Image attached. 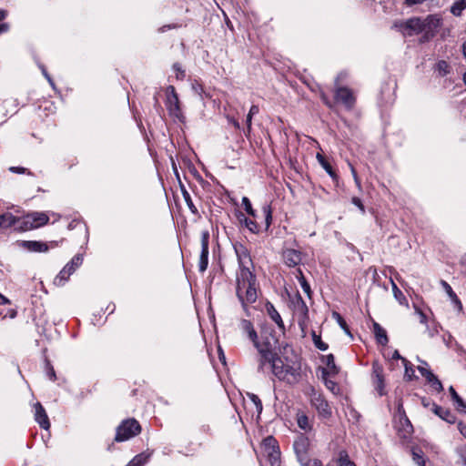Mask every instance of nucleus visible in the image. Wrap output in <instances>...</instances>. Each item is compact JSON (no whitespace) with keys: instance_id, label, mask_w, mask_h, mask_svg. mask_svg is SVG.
Masks as SVG:
<instances>
[{"instance_id":"45","label":"nucleus","mask_w":466,"mask_h":466,"mask_svg":"<svg viewBox=\"0 0 466 466\" xmlns=\"http://www.w3.org/2000/svg\"><path fill=\"white\" fill-rule=\"evenodd\" d=\"M333 316L337 319V321H338L339 325L341 327V329H343L346 333L350 334L349 327H348L346 321L344 320V319L337 312H334Z\"/></svg>"},{"instance_id":"33","label":"nucleus","mask_w":466,"mask_h":466,"mask_svg":"<svg viewBox=\"0 0 466 466\" xmlns=\"http://www.w3.org/2000/svg\"><path fill=\"white\" fill-rule=\"evenodd\" d=\"M392 291L395 299L400 302V304H407V299L405 296L394 282H392Z\"/></svg>"},{"instance_id":"60","label":"nucleus","mask_w":466,"mask_h":466,"mask_svg":"<svg viewBox=\"0 0 466 466\" xmlns=\"http://www.w3.org/2000/svg\"><path fill=\"white\" fill-rule=\"evenodd\" d=\"M9 29V25L7 24H1L0 25V34L7 32Z\"/></svg>"},{"instance_id":"62","label":"nucleus","mask_w":466,"mask_h":466,"mask_svg":"<svg viewBox=\"0 0 466 466\" xmlns=\"http://www.w3.org/2000/svg\"><path fill=\"white\" fill-rule=\"evenodd\" d=\"M321 99L323 100V102L329 107H331L332 106L330 105L329 103V100L328 99L327 96L325 94H321Z\"/></svg>"},{"instance_id":"9","label":"nucleus","mask_w":466,"mask_h":466,"mask_svg":"<svg viewBox=\"0 0 466 466\" xmlns=\"http://www.w3.org/2000/svg\"><path fill=\"white\" fill-rule=\"evenodd\" d=\"M309 447V440L305 435H299L297 437L293 443V449L297 455L299 461H306L309 457L308 451Z\"/></svg>"},{"instance_id":"59","label":"nucleus","mask_w":466,"mask_h":466,"mask_svg":"<svg viewBox=\"0 0 466 466\" xmlns=\"http://www.w3.org/2000/svg\"><path fill=\"white\" fill-rule=\"evenodd\" d=\"M258 111H259L258 106L256 105H253V106H251V107L249 109L248 115L253 116L254 115H257L258 113Z\"/></svg>"},{"instance_id":"10","label":"nucleus","mask_w":466,"mask_h":466,"mask_svg":"<svg viewBox=\"0 0 466 466\" xmlns=\"http://www.w3.org/2000/svg\"><path fill=\"white\" fill-rule=\"evenodd\" d=\"M395 429L401 439H407L412 432V425L404 413H400L395 419Z\"/></svg>"},{"instance_id":"28","label":"nucleus","mask_w":466,"mask_h":466,"mask_svg":"<svg viewBox=\"0 0 466 466\" xmlns=\"http://www.w3.org/2000/svg\"><path fill=\"white\" fill-rule=\"evenodd\" d=\"M238 218L239 222L244 223L246 228H248L251 232L257 233L258 231L257 223L251 219L247 218L243 213H239Z\"/></svg>"},{"instance_id":"49","label":"nucleus","mask_w":466,"mask_h":466,"mask_svg":"<svg viewBox=\"0 0 466 466\" xmlns=\"http://www.w3.org/2000/svg\"><path fill=\"white\" fill-rule=\"evenodd\" d=\"M299 282H300V285H301V288H302L303 291L308 296H310V292H311L310 286L307 282V280L305 279V278L303 276H301V278L299 279Z\"/></svg>"},{"instance_id":"16","label":"nucleus","mask_w":466,"mask_h":466,"mask_svg":"<svg viewBox=\"0 0 466 466\" xmlns=\"http://www.w3.org/2000/svg\"><path fill=\"white\" fill-rule=\"evenodd\" d=\"M418 370L421 374L422 377H424L427 381L431 385V387L438 392L441 391L443 390L441 382L439 380V379L428 369H426L423 366H418Z\"/></svg>"},{"instance_id":"30","label":"nucleus","mask_w":466,"mask_h":466,"mask_svg":"<svg viewBox=\"0 0 466 466\" xmlns=\"http://www.w3.org/2000/svg\"><path fill=\"white\" fill-rule=\"evenodd\" d=\"M339 466H356V464L350 460L349 454L346 451H340L338 458Z\"/></svg>"},{"instance_id":"27","label":"nucleus","mask_w":466,"mask_h":466,"mask_svg":"<svg viewBox=\"0 0 466 466\" xmlns=\"http://www.w3.org/2000/svg\"><path fill=\"white\" fill-rule=\"evenodd\" d=\"M319 165L326 170V172L332 177H336V174L331 167V165L328 162V160L320 154L318 153L316 156Z\"/></svg>"},{"instance_id":"50","label":"nucleus","mask_w":466,"mask_h":466,"mask_svg":"<svg viewBox=\"0 0 466 466\" xmlns=\"http://www.w3.org/2000/svg\"><path fill=\"white\" fill-rule=\"evenodd\" d=\"M173 69L177 73V78L182 79L185 76V72L182 70L181 66L178 63L173 65Z\"/></svg>"},{"instance_id":"58","label":"nucleus","mask_w":466,"mask_h":466,"mask_svg":"<svg viewBox=\"0 0 466 466\" xmlns=\"http://www.w3.org/2000/svg\"><path fill=\"white\" fill-rule=\"evenodd\" d=\"M276 440L273 437H268L264 440V443L266 446L275 448L276 445Z\"/></svg>"},{"instance_id":"6","label":"nucleus","mask_w":466,"mask_h":466,"mask_svg":"<svg viewBox=\"0 0 466 466\" xmlns=\"http://www.w3.org/2000/svg\"><path fill=\"white\" fill-rule=\"evenodd\" d=\"M309 397L311 405L316 408L320 416L323 418L330 417V407L321 393L311 388Z\"/></svg>"},{"instance_id":"54","label":"nucleus","mask_w":466,"mask_h":466,"mask_svg":"<svg viewBox=\"0 0 466 466\" xmlns=\"http://www.w3.org/2000/svg\"><path fill=\"white\" fill-rule=\"evenodd\" d=\"M324 382H325V386L331 391H334L335 389L337 388V384L331 380H328V379L324 378Z\"/></svg>"},{"instance_id":"47","label":"nucleus","mask_w":466,"mask_h":466,"mask_svg":"<svg viewBox=\"0 0 466 466\" xmlns=\"http://www.w3.org/2000/svg\"><path fill=\"white\" fill-rule=\"evenodd\" d=\"M299 463L301 464V466H322V463L319 460L310 459L309 457L307 458V461L305 462L299 461Z\"/></svg>"},{"instance_id":"3","label":"nucleus","mask_w":466,"mask_h":466,"mask_svg":"<svg viewBox=\"0 0 466 466\" xmlns=\"http://www.w3.org/2000/svg\"><path fill=\"white\" fill-rule=\"evenodd\" d=\"M267 369H269L280 380L292 382L296 380V370L289 364H284L283 360L278 355L274 356L272 360H266L265 370Z\"/></svg>"},{"instance_id":"25","label":"nucleus","mask_w":466,"mask_h":466,"mask_svg":"<svg viewBox=\"0 0 466 466\" xmlns=\"http://www.w3.org/2000/svg\"><path fill=\"white\" fill-rule=\"evenodd\" d=\"M240 325L243 331L248 334L249 339L252 342L256 340L258 335L255 329H253L252 323L249 320L242 319Z\"/></svg>"},{"instance_id":"8","label":"nucleus","mask_w":466,"mask_h":466,"mask_svg":"<svg viewBox=\"0 0 466 466\" xmlns=\"http://www.w3.org/2000/svg\"><path fill=\"white\" fill-rule=\"evenodd\" d=\"M335 99L338 102L343 104V106L348 109L351 110L355 106V96L352 91L344 86L337 87L335 90Z\"/></svg>"},{"instance_id":"7","label":"nucleus","mask_w":466,"mask_h":466,"mask_svg":"<svg viewBox=\"0 0 466 466\" xmlns=\"http://www.w3.org/2000/svg\"><path fill=\"white\" fill-rule=\"evenodd\" d=\"M166 106L169 114L175 117H179L181 115L179 99L173 86H168L166 89Z\"/></svg>"},{"instance_id":"1","label":"nucleus","mask_w":466,"mask_h":466,"mask_svg":"<svg viewBox=\"0 0 466 466\" xmlns=\"http://www.w3.org/2000/svg\"><path fill=\"white\" fill-rule=\"evenodd\" d=\"M258 284L250 268L238 270L237 273L236 294L242 307L254 303L258 299Z\"/></svg>"},{"instance_id":"48","label":"nucleus","mask_w":466,"mask_h":466,"mask_svg":"<svg viewBox=\"0 0 466 466\" xmlns=\"http://www.w3.org/2000/svg\"><path fill=\"white\" fill-rule=\"evenodd\" d=\"M249 396V399L251 400V401L255 404L256 406V409L258 412H261L262 410V402L260 400V399L255 395V394H248Z\"/></svg>"},{"instance_id":"15","label":"nucleus","mask_w":466,"mask_h":466,"mask_svg":"<svg viewBox=\"0 0 466 466\" xmlns=\"http://www.w3.org/2000/svg\"><path fill=\"white\" fill-rule=\"evenodd\" d=\"M35 409V419L36 422L40 425L41 428L45 430H48L50 428V422L49 419L47 417V414L46 412V410L41 405L40 402H36L34 405Z\"/></svg>"},{"instance_id":"14","label":"nucleus","mask_w":466,"mask_h":466,"mask_svg":"<svg viewBox=\"0 0 466 466\" xmlns=\"http://www.w3.org/2000/svg\"><path fill=\"white\" fill-rule=\"evenodd\" d=\"M285 264L289 267H295L301 262V252L293 248H286L282 252Z\"/></svg>"},{"instance_id":"61","label":"nucleus","mask_w":466,"mask_h":466,"mask_svg":"<svg viewBox=\"0 0 466 466\" xmlns=\"http://www.w3.org/2000/svg\"><path fill=\"white\" fill-rule=\"evenodd\" d=\"M421 404L423 405V407L425 408H431V404L430 403V401L428 400H426L425 398H423L421 400Z\"/></svg>"},{"instance_id":"31","label":"nucleus","mask_w":466,"mask_h":466,"mask_svg":"<svg viewBox=\"0 0 466 466\" xmlns=\"http://www.w3.org/2000/svg\"><path fill=\"white\" fill-rule=\"evenodd\" d=\"M66 270L63 268L54 279V284L57 287H62L68 280Z\"/></svg>"},{"instance_id":"40","label":"nucleus","mask_w":466,"mask_h":466,"mask_svg":"<svg viewBox=\"0 0 466 466\" xmlns=\"http://www.w3.org/2000/svg\"><path fill=\"white\" fill-rule=\"evenodd\" d=\"M327 367L333 372L338 373V368L336 367L334 356L332 354H329L325 357Z\"/></svg>"},{"instance_id":"37","label":"nucleus","mask_w":466,"mask_h":466,"mask_svg":"<svg viewBox=\"0 0 466 466\" xmlns=\"http://www.w3.org/2000/svg\"><path fill=\"white\" fill-rule=\"evenodd\" d=\"M147 458L143 453L138 454L127 466H143L147 461Z\"/></svg>"},{"instance_id":"46","label":"nucleus","mask_w":466,"mask_h":466,"mask_svg":"<svg viewBox=\"0 0 466 466\" xmlns=\"http://www.w3.org/2000/svg\"><path fill=\"white\" fill-rule=\"evenodd\" d=\"M402 362L405 367V376H408L409 380H411L414 373V370L412 369L410 363L406 359H402Z\"/></svg>"},{"instance_id":"26","label":"nucleus","mask_w":466,"mask_h":466,"mask_svg":"<svg viewBox=\"0 0 466 466\" xmlns=\"http://www.w3.org/2000/svg\"><path fill=\"white\" fill-rule=\"evenodd\" d=\"M297 423L301 430H304L306 431L311 430V422L309 417L304 413L297 414Z\"/></svg>"},{"instance_id":"44","label":"nucleus","mask_w":466,"mask_h":466,"mask_svg":"<svg viewBox=\"0 0 466 466\" xmlns=\"http://www.w3.org/2000/svg\"><path fill=\"white\" fill-rule=\"evenodd\" d=\"M46 375L49 378V380H51L53 381L56 380V371L49 361H46Z\"/></svg>"},{"instance_id":"34","label":"nucleus","mask_w":466,"mask_h":466,"mask_svg":"<svg viewBox=\"0 0 466 466\" xmlns=\"http://www.w3.org/2000/svg\"><path fill=\"white\" fill-rule=\"evenodd\" d=\"M450 392L452 397V400H455L458 404V409L461 410H463L466 409V404L464 403L463 400L458 395V393L455 391V390L451 387Z\"/></svg>"},{"instance_id":"21","label":"nucleus","mask_w":466,"mask_h":466,"mask_svg":"<svg viewBox=\"0 0 466 466\" xmlns=\"http://www.w3.org/2000/svg\"><path fill=\"white\" fill-rule=\"evenodd\" d=\"M266 310L269 318L278 325V327L284 331L285 330V325L281 319V316L278 312V310L275 309L273 304L270 302H268L266 304Z\"/></svg>"},{"instance_id":"64","label":"nucleus","mask_w":466,"mask_h":466,"mask_svg":"<svg viewBox=\"0 0 466 466\" xmlns=\"http://www.w3.org/2000/svg\"><path fill=\"white\" fill-rule=\"evenodd\" d=\"M0 300H1V304L5 305V304H7L9 303V300L3 295L0 294Z\"/></svg>"},{"instance_id":"51","label":"nucleus","mask_w":466,"mask_h":466,"mask_svg":"<svg viewBox=\"0 0 466 466\" xmlns=\"http://www.w3.org/2000/svg\"><path fill=\"white\" fill-rule=\"evenodd\" d=\"M9 170L13 173H18V174H24L27 173V175H32L30 171H27L26 168L22 167H9Z\"/></svg>"},{"instance_id":"20","label":"nucleus","mask_w":466,"mask_h":466,"mask_svg":"<svg viewBox=\"0 0 466 466\" xmlns=\"http://www.w3.org/2000/svg\"><path fill=\"white\" fill-rule=\"evenodd\" d=\"M431 411L448 423L452 424L455 422V416L449 410L444 409L436 403H431Z\"/></svg>"},{"instance_id":"19","label":"nucleus","mask_w":466,"mask_h":466,"mask_svg":"<svg viewBox=\"0 0 466 466\" xmlns=\"http://www.w3.org/2000/svg\"><path fill=\"white\" fill-rule=\"evenodd\" d=\"M19 246L31 252H46L48 250L47 244L41 241L24 240L19 243Z\"/></svg>"},{"instance_id":"56","label":"nucleus","mask_w":466,"mask_h":466,"mask_svg":"<svg viewBox=\"0 0 466 466\" xmlns=\"http://www.w3.org/2000/svg\"><path fill=\"white\" fill-rule=\"evenodd\" d=\"M413 460L416 461L418 465L425 466L424 459L415 451L413 452Z\"/></svg>"},{"instance_id":"35","label":"nucleus","mask_w":466,"mask_h":466,"mask_svg":"<svg viewBox=\"0 0 466 466\" xmlns=\"http://www.w3.org/2000/svg\"><path fill=\"white\" fill-rule=\"evenodd\" d=\"M182 194H183L184 200L187 203L188 208L191 210L192 213L197 214L198 209L195 207V205L193 204V201L191 199L189 193L186 189L183 188Z\"/></svg>"},{"instance_id":"5","label":"nucleus","mask_w":466,"mask_h":466,"mask_svg":"<svg viewBox=\"0 0 466 466\" xmlns=\"http://www.w3.org/2000/svg\"><path fill=\"white\" fill-rule=\"evenodd\" d=\"M49 220L48 216L43 212H33L20 219L18 228L22 230H30L46 225Z\"/></svg>"},{"instance_id":"42","label":"nucleus","mask_w":466,"mask_h":466,"mask_svg":"<svg viewBox=\"0 0 466 466\" xmlns=\"http://www.w3.org/2000/svg\"><path fill=\"white\" fill-rule=\"evenodd\" d=\"M209 233L205 230L201 233V251H208Z\"/></svg>"},{"instance_id":"17","label":"nucleus","mask_w":466,"mask_h":466,"mask_svg":"<svg viewBox=\"0 0 466 466\" xmlns=\"http://www.w3.org/2000/svg\"><path fill=\"white\" fill-rule=\"evenodd\" d=\"M382 368L379 365H373V384L375 390L379 392L380 396L384 395V378L382 374Z\"/></svg>"},{"instance_id":"63","label":"nucleus","mask_w":466,"mask_h":466,"mask_svg":"<svg viewBox=\"0 0 466 466\" xmlns=\"http://www.w3.org/2000/svg\"><path fill=\"white\" fill-rule=\"evenodd\" d=\"M251 119H252V116L248 114V116H247V125H248V131L251 129Z\"/></svg>"},{"instance_id":"41","label":"nucleus","mask_w":466,"mask_h":466,"mask_svg":"<svg viewBox=\"0 0 466 466\" xmlns=\"http://www.w3.org/2000/svg\"><path fill=\"white\" fill-rule=\"evenodd\" d=\"M262 210H263V213L265 215L266 228H268L270 226L271 221H272L271 208H270L269 206L266 205V206L263 207Z\"/></svg>"},{"instance_id":"4","label":"nucleus","mask_w":466,"mask_h":466,"mask_svg":"<svg viewBox=\"0 0 466 466\" xmlns=\"http://www.w3.org/2000/svg\"><path fill=\"white\" fill-rule=\"evenodd\" d=\"M141 431V426L135 419L123 420L116 428L115 441L122 442L138 435Z\"/></svg>"},{"instance_id":"29","label":"nucleus","mask_w":466,"mask_h":466,"mask_svg":"<svg viewBox=\"0 0 466 466\" xmlns=\"http://www.w3.org/2000/svg\"><path fill=\"white\" fill-rule=\"evenodd\" d=\"M466 8V0L455 1L451 6V13L455 16H461L462 11Z\"/></svg>"},{"instance_id":"53","label":"nucleus","mask_w":466,"mask_h":466,"mask_svg":"<svg viewBox=\"0 0 466 466\" xmlns=\"http://www.w3.org/2000/svg\"><path fill=\"white\" fill-rule=\"evenodd\" d=\"M352 203L360 208V210L361 211L362 214L365 213V208H364L360 198H356V197L353 198H352Z\"/></svg>"},{"instance_id":"12","label":"nucleus","mask_w":466,"mask_h":466,"mask_svg":"<svg viewBox=\"0 0 466 466\" xmlns=\"http://www.w3.org/2000/svg\"><path fill=\"white\" fill-rule=\"evenodd\" d=\"M235 251L237 254L239 270L245 268H250L249 266H252V260L248 249L242 246H235Z\"/></svg>"},{"instance_id":"52","label":"nucleus","mask_w":466,"mask_h":466,"mask_svg":"<svg viewBox=\"0 0 466 466\" xmlns=\"http://www.w3.org/2000/svg\"><path fill=\"white\" fill-rule=\"evenodd\" d=\"M457 451L463 461V464L466 466V445H463L457 449Z\"/></svg>"},{"instance_id":"23","label":"nucleus","mask_w":466,"mask_h":466,"mask_svg":"<svg viewBox=\"0 0 466 466\" xmlns=\"http://www.w3.org/2000/svg\"><path fill=\"white\" fill-rule=\"evenodd\" d=\"M83 262V257L81 255H76L70 262H68L63 268L66 270L67 276H71L77 268L81 266Z\"/></svg>"},{"instance_id":"13","label":"nucleus","mask_w":466,"mask_h":466,"mask_svg":"<svg viewBox=\"0 0 466 466\" xmlns=\"http://www.w3.org/2000/svg\"><path fill=\"white\" fill-rule=\"evenodd\" d=\"M295 311L299 315V325L303 328L305 321L308 319L309 309L306 302L302 299L300 295L297 296L296 301L294 302Z\"/></svg>"},{"instance_id":"22","label":"nucleus","mask_w":466,"mask_h":466,"mask_svg":"<svg viewBox=\"0 0 466 466\" xmlns=\"http://www.w3.org/2000/svg\"><path fill=\"white\" fill-rule=\"evenodd\" d=\"M20 219L14 217L12 214L7 213L0 216V228H9L12 226L17 227L19 225Z\"/></svg>"},{"instance_id":"55","label":"nucleus","mask_w":466,"mask_h":466,"mask_svg":"<svg viewBox=\"0 0 466 466\" xmlns=\"http://www.w3.org/2000/svg\"><path fill=\"white\" fill-rule=\"evenodd\" d=\"M458 431L466 439V423L460 421L457 424Z\"/></svg>"},{"instance_id":"32","label":"nucleus","mask_w":466,"mask_h":466,"mask_svg":"<svg viewBox=\"0 0 466 466\" xmlns=\"http://www.w3.org/2000/svg\"><path fill=\"white\" fill-rule=\"evenodd\" d=\"M312 339L316 348L319 350L325 351L328 350L329 346L327 343L321 340L320 336L317 335L315 331H312Z\"/></svg>"},{"instance_id":"2","label":"nucleus","mask_w":466,"mask_h":466,"mask_svg":"<svg viewBox=\"0 0 466 466\" xmlns=\"http://www.w3.org/2000/svg\"><path fill=\"white\" fill-rule=\"evenodd\" d=\"M254 346L259 353L258 359V371L265 372L266 360H272L277 353L279 340L270 332H264L261 334L260 339L258 338L253 341Z\"/></svg>"},{"instance_id":"18","label":"nucleus","mask_w":466,"mask_h":466,"mask_svg":"<svg viewBox=\"0 0 466 466\" xmlns=\"http://www.w3.org/2000/svg\"><path fill=\"white\" fill-rule=\"evenodd\" d=\"M423 31L433 35L434 31L441 26V18L438 15H430L422 19Z\"/></svg>"},{"instance_id":"39","label":"nucleus","mask_w":466,"mask_h":466,"mask_svg":"<svg viewBox=\"0 0 466 466\" xmlns=\"http://www.w3.org/2000/svg\"><path fill=\"white\" fill-rule=\"evenodd\" d=\"M442 284H443V286H444V288H445L449 297L460 307V309H461V303L459 300V299L456 296V294L451 289V286L447 282H445V281H443Z\"/></svg>"},{"instance_id":"36","label":"nucleus","mask_w":466,"mask_h":466,"mask_svg":"<svg viewBox=\"0 0 466 466\" xmlns=\"http://www.w3.org/2000/svg\"><path fill=\"white\" fill-rule=\"evenodd\" d=\"M208 264V251H201L199 258V270L204 272Z\"/></svg>"},{"instance_id":"38","label":"nucleus","mask_w":466,"mask_h":466,"mask_svg":"<svg viewBox=\"0 0 466 466\" xmlns=\"http://www.w3.org/2000/svg\"><path fill=\"white\" fill-rule=\"evenodd\" d=\"M437 71L440 76H444L450 73V66L444 60L439 61L437 64Z\"/></svg>"},{"instance_id":"11","label":"nucleus","mask_w":466,"mask_h":466,"mask_svg":"<svg viewBox=\"0 0 466 466\" xmlns=\"http://www.w3.org/2000/svg\"><path fill=\"white\" fill-rule=\"evenodd\" d=\"M396 27L408 31L407 35L419 34L423 31L422 19L420 17H412L405 22L395 24Z\"/></svg>"},{"instance_id":"57","label":"nucleus","mask_w":466,"mask_h":466,"mask_svg":"<svg viewBox=\"0 0 466 466\" xmlns=\"http://www.w3.org/2000/svg\"><path fill=\"white\" fill-rule=\"evenodd\" d=\"M39 67H40V69H41V71H42V74H43V75H44V76L47 79V81L49 82V84H50L51 86H54V82H53V80H52L51 76H49V74L47 73V71H46V67H45L43 65H40V66H39Z\"/></svg>"},{"instance_id":"43","label":"nucleus","mask_w":466,"mask_h":466,"mask_svg":"<svg viewBox=\"0 0 466 466\" xmlns=\"http://www.w3.org/2000/svg\"><path fill=\"white\" fill-rule=\"evenodd\" d=\"M242 206L244 207L246 212L248 215L255 217V210L253 209V208L251 206V202L248 199V198H247V197L242 198Z\"/></svg>"},{"instance_id":"24","label":"nucleus","mask_w":466,"mask_h":466,"mask_svg":"<svg viewBox=\"0 0 466 466\" xmlns=\"http://www.w3.org/2000/svg\"><path fill=\"white\" fill-rule=\"evenodd\" d=\"M373 331L377 341L381 345H386L389 341L386 330L377 322L373 323Z\"/></svg>"}]
</instances>
